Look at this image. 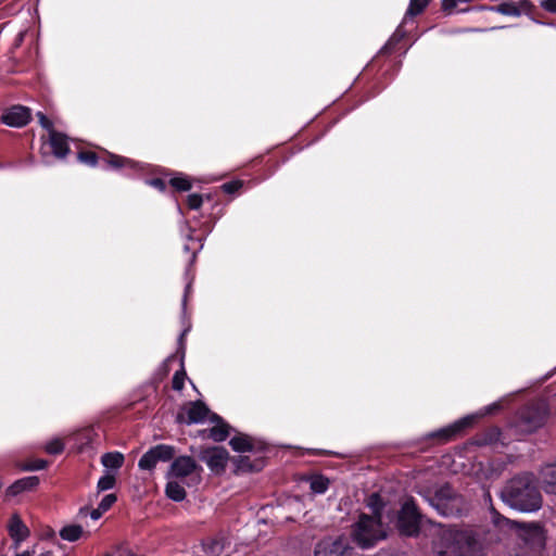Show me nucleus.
I'll use <instances>...</instances> for the list:
<instances>
[{
  "label": "nucleus",
  "instance_id": "obj_1",
  "mask_svg": "<svg viewBox=\"0 0 556 556\" xmlns=\"http://www.w3.org/2000/svg\"><path fill=\"white\" fill-rule=\"evenodd\" d=\"M502 501L510 508L521 513L538 511L543 497L533 472H521L509 479L501 491Z\"/></svg>",
  "mask_w": 556,
  "mask_h": 556
},
{
  "label": "nucleus",
  "instance_id": "obj_2",
  "mask_svg": "<svg viewBox=\"0 0 556 556\" xmlns=\"http://www.w3.org/2000/svg\"><path fill=\"white\" fill-rule=\"evenodd\" d=\"M434 556H484L476 534L468 529L448 528L433 545Z\"/></svg>",
  "mask_w": 556,
  "mask_h": 556
},
{
  "label": "nucleus",
  "instance_id": "obj_3",
  "mask_svg": "<svg viewBox=\"0 0 556 556\" xmlns=\"http://www.w3.org/2000/svg\"><path fill=\"white\" fill-rule=\"evenodd\" d=\"M387 535L386 527L377 517L361 515L353 526L352 538L362 548H368Z\"/></svg>",
  "mask_w": 556,
  "mask_h": 556
},
{
  "label": "nucleus",
  "instance_id": "obj_4",
  "mask_svg": "<svg viewBox=\"0 0 556 556\" xmlns=\"http://www.w3.org/2000/svg\"><path fill=\"white\" fill-rule=\"evenodd\" d=\"M504 401L505 400L494 402V403L483 407L481 410H479L476 414L467 415L446 427H443L437 431L429 433L428 437L430 439H435L439 442H447V441L452 440L453 438H455L456 435H458L460 432H463L466 428L471 427L477 419H479L483 416H486V415H491V414L497 412L498 409H501Z\"/></svg>",
  "mask_w": 556,
  "mask_h": 556
},
{
  "label": "nucleus",
  "instance_id": "obj_5",
  "mask_svg": "<svg viewBox=\"0 0 556 556\" xmlns=\"http://www.w3.org/2000/svg\"><path fill=\"white\" fill-rule=\"evenodd\" d=\"M429 504L442 516L459 515L464 509V500L454 493L450 485H443L432 495L426 496Z\"/></svg>",
  "mask_w": 556,
  "mask_h": 556
},
{
  "label": "nucleus",
  "instance_id": "obj_6",
  "mask_svg": "<svg viewBox=\"0 0 556 556\" xmlns=\"http://www.w3.org/2000/svg\"><path fill=\"white\" fill-rule=\"evenodd\" d=\"M201 467L190 456H179L173 460L167 471V479H176L187 486H194L201 480Z\"/></svg>",
  "mask_w": 556,
  "mask_h": 556
},
{
  "label": "nucleus",
  "instance_id": "obj_7",
  "mask_svg": "<svg viewBox=\"0 0 556 556\" xmlns=\"http://www.w3.org/2000/svg\"><path fill=\"white\" fill-rule=\"evenodd\" d=\"M547 415V408L544 401L532 403L519 413L516 427L520 432L530 433L540 428Z\"/></svg>",
  "mask_w": 556,
  "mask_h": 556
},
{
  "label": "nucleus",
  "instance_id": "obj_8",
  "mask_svg": "<svg viewBox=\"0 0 556 556\" xmlns=\"http://www.w3.org/2000/svg\"><path fill=\"white\" fill-rule=\"evenodd\" d=\"M421 516L413 501H406L397 516L396 527L401 534L413 536L419 532Z\"/></svg>",
  "mask_w": 556,
  "mask_h": 556
},
{
  "label": "nucleus",
  "instance_id": "obj_9",
  "mask_svg": "<svg viewBox=\"0 0 556 556\" xmlns=\"http://www.w3.org/2000/svg\"><path fill=\"white\" fill-rule=\"evenodd\" d=\"M175 455V448L170 445L159 444L147 451L139 459L138 466L142 470L152 471L159 463L170 460Z\"/></svg>",
  "mask_w": 556,
  "mask_h": 556
},
{
  "label": "nucleus",
  "instance_id": "obj_10",
  "mask_svg": "<svg viewBox=\"0 0 556 556\" xmlns=\"http://www.w3.org/2000/svg\"><path fill=\"white\" fill-rule=\"evenodd\" d=\"M352 552L346 538H327L316 545L315 556H352Z\"/></svg>",
  "mask_w": 556,
  "mask_h": 556
},
{
  "label": "nucleus",
  "instance_id": "obj_11",
  "mask_svg": "<svg viewBox=\"0 0 556 556\" xmlns=\"http://www.w3.org/2000/svg\"><path fill=\"white\" fill-rule=\"evenodd\" d=\"M70 152L67 138L55 130H50L48 139L41 146V154H53L58 159H64Z\"/></svg>",
  "mask_w": 556,
  "mask_h": 556
},
{
  "label": "nucleus",
  "instance_id": "obj_12",
  "mask_svg": "<svg viewBox=\"0 0 556 556\" xmlns=\"http://www.w3.org/2000/svg\"><path fill=\"white\" fill-rule=\"evenodd\" d=\"M228 456L227 450L218 446L206 448L201 453V459L216 473L224 471Z\"/></svg>",
  "mask_w": 556,
  "mask_h": 556
},
{
  "label": "nucleus",
  "instance_id": "obj_13",
  "mask_svg": "<svg viewBox=\"0 0 556 556\" xmlns=\"http://www.w3.org/2000/svg\"><path fill=\"white\" fill-rule=\"evenodd\" d=\"M520 538L532 548H542L545 544V533L539 523H525L520 526Z\"/></svg>",
  "mask_w": 556,
  "mask_h": 556
},
{
  "label": "nucleus",
  "instance_id": "obj_14",
  "mask_svg": "<svg viewBox=\"0 0 556 556\" xmlns=\"http://www.w3.org/2000/svg\"><path fill=\"white\" fill-rule=\"evenodd\" d=\"M30 119V111L26 106L15 105L12 106L1 117V121L11 127H23Z\"/></svg>",
  "mask_w": 556,
  "mask_h": 556
},
{
  "label": "nucleus",
  "instance_id": "obj_15",
  "mask_svg": "<svg viewBox=\"0 0 556 556\" xmlns=\"http://www.w3.org/2000/svg\"><path fill=\"white\" fill-rule=\"evenodd\" d=\"M7 528L11 539L14 541V548L17 549L21 542L29 535V530L17 514H13L10 517Z\"/></svg>",
  "mask_w": 556,
  "mask_h": 556
},
{
  "label": "nucleus",
  "instance_id": "obj_16",
  "mask_svg": "<svg viewBox=\"0 0 556 556\" xmlns=\"http://www.w3.org/2000/svg\"><path fill=\"white\" fill-rule=\"evenodd\" d=\"M529 0H520L519 2L514 1H505L498 5L489 7L490 11L508 15V16H519L521 14V10H526L530 7Z\"/></svg>",
  "mask_w": 556,
  "mask_h": 556
},
{
  "label": "nucleus",
  "instance_id": "obj_17",
  "mask_svg": "<svg viewBox=\"0 0 556 556\" xmlns=\"http://www.w3.org/2000/svg\"><path fill=\"white\" fill-rule=\"evenodd\" d=\"M213 424L210 428L208 437L215 442H222L227 439L230 433V427L218 415L212 414L208 420Z\"/></svg>",
  "mask_w": 556,
  "mask_h": 556
},
{
  "label": "nucleus",
  "instance_id": "obj_18",
  "mask_svg": "<svg viewBox=\"0 0 556 556\" xmlns=\"http://www.w3.org/2000/svg\"><path fill=\"white\" fill-rule=\"evenodd\" d=\"M38 484H39L38 477H36V476L24 477L22 479L16 480L13 484H11L7 489L5 494L8 497H14L25 491H30V490L35 489Z\"/></svg>",
  "mask_w": 556,
  "mask_h": 556
},
{
  "label": "nucleus",
  "instance_id": "obj_19",
  "mask_svg": "<svg viewBox=\"0 0 556 556\" xmlns=\"http://www.w3.org/2000/svg\"><path fill=\"white\" fill-rule=\"evenodd\" d=\"M540 480L546 493L556 494V463L546 464L542 467Z\"/></svg>",
  "mask_w": 556,
  "mask_h": 556
},
{
  "label": "nucleus",
  "instance_id": "obj_20",
  "mask_svg": "<svg viewBox=\"0 0 556 556\" xmlns=\"http://www.w3.org/2000/svg\"><path fill=\"white\" fill-rule=\"evenodd\" d=\"M212 414L213 413H211L210 409L202 402H194L188 408V422H204L206 419H211Z\"/></svg>",
  "mask_w": 556,
  "mask_h": 556
},
{
  "label": "nucleus",
  "instance_id": "obj_21",
  "mask_svg": "<svg viewBox=\"0 0 556 556\" xmlns=\"http://www.w3.org/2000/svg\"><path fill=\"white\" fill-rule=\"evenodd\" d=\"M103 162L105 164H108V166L115 168V169H119V168L136 169L139 166L135 161H132L130 159H127V157H124L121 155H116V154H112V153H108L106 157L103 159Z\"/></svg>",
  "mask_w": 556,
  "mask_h": 556
},
{
  "label": "nucleus",
  "instance_id": "obj_22",
  "mask_svg": "<svg viewBox=\"0 0 556 556\" xmlns=\"http://www.w3.org/2000/svg\"><path fill=\"white\" fill-rule=\"evenodd\" d=\"M184 484L185 483H182L179 480L168 479V482H167L166 489H165L166 495L175 502H180V501L185 500L186 491H185Z\"/></svg>",
  "mask_w": 556,
  "mask_h": 556
},
{
  "label": "nucleus",
  "instance_id": "obj_23",
  "mask_svg": "<svg viewBox=\"0 0 556 556\" xmlns=\"http://www.w3.org/2000/svg\"><path fill=\"white\" fill-rule=\"evenodd\" d=\"M231 448L236 452H249L254 448L253 440L244 434L235 435L229 442Z\"/></svg>",
  "mask_w": 556,
  "mask_h": 556
},
{
  "label": "nucleus",
  "instance_id": "obj_24",
  "mask_svg": "<svg viewBox=\"0 0 556 556\" xmlns=\"http://www.w3.org/2000/svg\"><path fill=\"white\" fill-rule=\"evenodd\" d=\"M84 534V529L78 525H67L60 530V536L68 542L79 540Z\"/></svg>",
  "mask_w": 556,
  "mask_h": 556
},
{
  "label": "nucleus",
  "instance_id": "obj_25",
  "mask_svg": "<svg viewBox=\"0 0 556 556\" xmlns=\"http://www.w3.org/2000/svg\"><path fill=\"white\" fill-rule=\"evenodd\" d=\"M101 463L109 469H118L124 463V456L118 452L105 453L101 457Z\"/></svg>",
  "mask_w": 556,
  "mask_h": 556
},
{
  "label": "nucleus",
  "instance_id": "obj_26",
  "mask_svg": "<svg viewBox=\"0 0 556 556\" xmlns=\"http://www.w3.org/2000/svg\"><path fill=\"white\" fill-rule=\"evenodd\" d=\"M309 488L315 494H324L329 488V480L324 476H314L309 479Z\"/></svg>",
  "mask_w": 556,
  "mask_h": 556
},
{
  "label": "nucleus",
  "instance_id": "obj_27",
  "mask_svg": "<svg viewBox=\"0 0 556 556\" xmlns=\"http://www.w3.org/2000/svg\"><path fill=\"white\" fill-rule=\"evenodd\" d=\"M173 188H175L178 191H188L191 189V182L187 178V176L179 174L178 176L173 177L169 180Z\"/></svg>",
  "mask_w": 556,
  "mask_h": 556
},
{
  "label": "nucleus",
  "instance_id": "obj_28",
  "mask_svg": "<svg viewBox=\"0 0 556 556\" xmlns=\"http://www.w3.org/2000/svg\"><path fill=\"white\" fill-rule=\"evenodd\" d=\"M224 548V544L220 540L214 539L204 543V551L210 556H218Z\"/></svg>",
  "mask_w": 556,
  "mask_h": 556
},
{
  "label": "nucleus",
  "instance_id": "obj_29",
  "mask_svg": "<svg viewBox=\"0 0 556 556\" xmlns=\"http://www.w3.org/2000/svg\"><path fill=\"white\" fill-rule=\"evenodd\" d=\"M428 0H410L409 7L406 12V16H415L422 12V10L427 7Z\"/></svg>",
  "mask_w": 556,
  "mask_h": 556
},
{
  "label": "nucleus",
  "instance_id": "obj_30",
  "mask_svg": "<svg viewBox=\"0 0 556 556\" xmlns=\"http://www.w3.org/2000/svg\"><path fill=\"white\" fill-rule=\"evenodd\" d=\"M63 448L64 444L59 438L52 439L46 444L47 453L52 455L60 454L63 451Z\"/></svg>",
  "mask_w": 556,
  "mask_h": 556
},
{
  "label": "nucleus",
  "instance_id": "obj_31",
  "mask_svg": "<svg viewBox=\"0 0 556 556\" xmlns=\"http://www.w3.org/2000/svg\"><path fill=\"white\" fill-rule=\"evenodd\" d=\"M115 484V477L114 475L106 473L103 477H101L98 481V489L99 491H106L114 486Z\"/></svg>",
  "mask_w": 556,
  "mask_h": 556
},
{
  "label": "nucleus",
  "instance_id": "obj_32",
  "mask_svg": "<svg viewBox=\"0 0 556 556\" xmlns=\"http://www.w3.org/2000/svg\"><path fill=\"white\" fill-rule=\"evenodd\" d=\"M368 506L371 508L372 513H374V516L372 517H377L381 520V516H380V508H381V502H380V497L377 493H374L370 495L369 500H368Z\"/></svg>",
  "mask_w": 556,
  "mask_h": 556
},
{
  "label": "nucleus",
  "instance_id": "obj_33",
  "mask_svg": "<svg viewBox=\"0 0 556 556\" xmlns=\"http://www.w3.org/2000/svg\"><path fill=\"white\" fill-rule=\"evenodd\" d=\"M78 159L80 162L86 163L90 166H96L98 163V157L94 152H80L78 154Z\"/></svg>",
  "mask_w": 556,
  "mask_h": 556
},
{
  "label": "nucleus",
  "instance_id": "obj_34",
  "mask_svg": "<svg viewBox=\"0 0 556 556\" xmlns=\"http://www.w3.org/2000/svg\"><path fill=\"white\" fill-rule=\"evenodd\" d=\"M402 37L403 35L400 33V29H397L388 40V42L382 47L381 52H389L401 40Z\"/></svg>",
  "mask_w": 556,
  "mask_h": 556
},
{
  "label": "nucleus",
  "instance_id": "obj_35",
  "mask_svg": "<svg viewBox=\"0 0 556 556\" xmlns=\"http://www.w3.org/2000/svg\"><path fill=\"white\" fill-rule=\"evenodd\" d=\"M186 372L184 370L176 371L173 377V388L180 391L184 388Z\"/></svg>",
  "mask_w": 556,
  "mask_h": 556
},
{
  "label": "nucleus",
  "instance_id": "obj_36",
  "mask_svg": "<svg viewBox=\"0 0 556 556\" xmlns=\"http://www.w3.org/2000/svg\"><path fill=\"white\" fill-rule=\"evenodd\" d=\"M93 430L90 428H86L81 430L77 437L81 440V445H88L92 443L93 440Z\"/></svg>",
  "mask_w": 556,
  "mask_h": 556
},
{
  "label": "nucleus",
  "instance_id": "obj_37",
  "mask_svg": "<svg viewBox=\"0 0 556 556\" xmlns=\"http://www.w3.org/2000/svg\"><path fill=\"white\" fill-rule=\"evenodd\" d=\"M188 206L191 210H198L201 207L203 199L200 194L193 193L189 194L187 198Z\"/></svg>",
  "mask_w": 556,
  "mask_h": 556
},
{
  "label": "nucleus",
  "instance_id": "obj_38",
  "mask_svg": "<svg viewBox=\"0 0 556 556\" xmlns=\"http://www.w3.org/2000/svg\"><path fill=\"white\" fill-rule=\"evenodd\" d=\"M242 185L243 184L240 180L229 181V182L224 184L222 186V189L226 193H235L242 187Z\"/></svg>",
  "mask_w": 556,
  "mask_h": 556
},
{
  "label": "nucleus",
  "instance_id": "obj_39",
  "mask_svg": "<svg viewBox=\"0 0 556 556\" xmlns=\"http://www.w3.org/2000/svg\"><path fill=\"white\" fill-rule=\"evenodd\" d=\"M116 502V496L114 494H108L105 495L100 504L99 507L105 513L111 508V506Z\"/></svg>",
  "mask_w": 556,
  "mask_h": 556
},
{
  "label": "nucleus",
  "instance_id": "obj_40",
  "mask_svg": "<svg viewBox=\"0 0 556 556\" xmlns=\"http://www.w3.org/2000/svg\"><path fill=\"white\" fill-rule=\"evenodd\" d=\"M37 117H38V122L40 123V125L43 128H46L49 132H50V130H54L52 127V123L42 112H37Z\"/></svg>",
  "mask_w": 556,
  "mask_h": 556
},
{
  "label": "nucleus",
  "instance_id": "obj_41",
  "mask_svg": "<svg viewBox=\"0 0 556 556\" xmlns=\"http://www.w3.org/2000/svg\"><path fill=\"white\" fill-rule=\"evenodd\" d=\"M540 5L551 13H556V0H541Z\"/></svg>",
  "mask_w": 556,
  "mask_h": 556
},
{
  "label": "nucleus",
  "instance_id": "obj_42",
  "mask_svg": "<svg viewBox=\"0 0 556 556\" xmlns=\"http://www.w3.org/2000/svg\"><path fill=\"white\" fill-rule=\"evenodd\" d=\"M147 182L160 191H164L166 188L164 180L160 178L150 179Z\"/></svg>",
  "mask_w": 556,
  "mask_h": 556
},
{
  "label": "nucleus",
  "instance_id": "obj_43",
  "mask_svg": "<svg viewBox=\"0 0 556 556\" xmlns=\"http://www.w3.org/2000/svg\"><path fill=\"white\" fill-rule=\"evenodd\" d=\"M455 7H456L455 0H442L443 11L451 13Z\"/></svg>",
  "mask_w": 556,
  "mask_h": 556
},
{
  "label": "nucleus",
  "instance_id": "obj_44",
  "mask_svg": "<svg viewBox=\"0 0 556 556\" xmlns=\"http://www.w3.org/2000/svg\"><path fill=\"white\" fill-rule=\"evenodd\" d=\"M47 466V462L39 459L34 465L26 467L27 470H40Z\"/></svg>",
  "mask_w": 556,
  "mask_h": 556
},
{
  "label": "nucleus",
  "instance_id": "obj_45",
  "mask_svg": "<svg viewBox=\"0 0 556 556\" xmlns=\"http://www.w3.org/2000/svg\"><path fill=\"white\" fill-rule=\"evenodd\" d=\"M104 511L98 506V508L93 509L91 513H90V517L93 519V520H98Z\"/></svg>",
  "mask_w": 556,
  "mask_h": 556
},
{
  "label": "nucleus",
  "instance_id": "obj_46",
  "mask_svg": "<svg viewBox=\"0 0 556 556\" xmlns=\"http://www.w3.org/2000/svg\"><path fill=\"white\" fill-rule=\"evenodd\" d=\"M202 249V244H199L197 249H193L191 262L194 261L198 250Z\"/></svg>",
  "mask_w": 556,
  "mask_h": 556
},
{
  "label": "nucleus",
  "instance_id": "obj_47",
  "mask_svg": "<svg viewBox=\"0 0 556 556\" xmlns=\"http://www.w3.org/2000/svg\"><path fill=\"white\" fill-rule=\"evenodd\" d=\"M189 289H190V285H188V286H187V288H186L185 298H184V303H182V304H184V306L186 305V298H187V294H188V292H189Z\"/></svg>",
  "mask_w": 556,
  "mask_h": 556
},
{
  "label": "nucleus",
  "instance_id": "obj_48",
  "mask_svg": "<svg viewBox=\"0 0 556 556\" xmlns=\"http://www.w3.org/2000/svg\"><path fill=\"white\" fill-rule=\"evenodd\" d=\"M39 556H54L51 552H46L40 554Z\"/></svg>",
  "mask_w": 556,
  "mask_h": 556
},
{
  "label": "nucleus",
  "instance_id": "obj_49",
  "mask_svg": "<svg viewBox=\"0 0 556 556\" xmlns=\"http://www.w3.org/2000/svg\"><path fill=\"white\" fill-rule=\"evenodd\" d=\"M23 36H24V34H23V33H20V34H18V43L23 40Z\"/></svg>",
  "mask_w": 556,
  "mask_h": 556
},
{
  "label": "nucleus",
  "instance_id": "obj_50",
  "mask_svg": "<svg viewBox=\"0 0 556 556\" xmlns=\"http://www.w3.org/2000/svg\"><path fill=\"white\" fill-rule=\"evenodd\" d=\"M190 249H191V248H190V245H189V244H186V245H185V250H186L187 252H188V251H190Z\"/></svg>",
  "mask_w": 556,
  "mask_h": 556
},
{
  "label": "nucleus",
  "instance_id": "obj_51",
  "mask_svg": "<svg viewBox=\"0 0 556 556\" xmlns=\"http://www.w3.org/2000/svg\"><path fill=\"white\" fill-rule=\"evenodd\" d=\"M185 333H187V330H184V333L180 334V338H184Z\"/></svg>",
  "mask_w": 556,
  "mask_h": 556
},
{
  "label": "nucleus",
  "instance_id": "obj_52",
  "mask_svg": "<svg viewBox=\"0 0 556 556\" xmlns=\"http://www.w3.org/2000/svg\"><path fill=\"white\" fill-rule=\"evenodd\" d=\"M185 333H187V330H184V333L180 334V338H184Z\"/></svg>",
  "mask_w": 556,
  "mask_h": 556
},
{
  "label": "nucleus",
  "instance_id": "obj_53",
  "mask_svg": "<svg viewBox=\"0 0 556 556\" xmlns=\"http://www.w3.org/2000/svg\"><path fill=\"white\" fill-rule=\"evenodd\" d=\"M185 333H187V330H184V333L180 334V338H184Z\"/></svg>",
  "mask_w": 556,
  "mask_h": 556
}]
</instances>
